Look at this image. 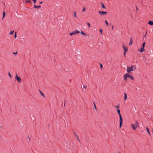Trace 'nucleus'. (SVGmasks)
<instances>
[{"instance_id":"nucleus-1","label":"nucleus","mask_w":153,"mask_h":153,"mask_svg":"<svg viewBox=\"0 0 153 153\" xmlns=\"http://www.w3.org/2000/svg\"><path fill=\"white\" fill-rule=\"evenodd\" d=\"M136 69V67L131 66V67H128L127 68L126 71L128 73H130L131 71H133Z\"/></svg>"},{"instance_id":"nucleus-2","label":"nucleus","mask_w":153,"mask_h":153,"mask_svg":"<svg viewBox=\"0 0 153 153\" xmlns=\"http://www.w3.org/2000/svg\"><path fill=\"white\" fill-rule=\"evenodd\" d=\"M131 126L134 130H135L139 127L138 123L137 120L135 121V123L134 124H131Z\"/></svg>"},{"instance_id":"nucleus-3","label":"nucleus","mask_w":153,"mask_h":153,"mask_svg":"<svg viewBox=\"0 0 153 153\" xmlns=\"http://www.w3.org/2000/svg\"><path fill=\"white\" fill-rule=\"evenodd\" d=\"M117 112L119 114V115L120 119V128H121V126L122 125V124L123 119L121 117V114L120 113V110L119 109H117Z\"/></svg>"},{"instance_id":"nucleus-4","label":"nucleus","mask_w":153,"mask_h":153,"mask_svg":"<svg viewBox=\"0 0 153 153\" xmlns=\"http://www.w3.org/2000/svg\"><path fill=\"white\" fill-rule=\"evenodd\" d=\"M98 13L101 15H106L107 14V12H104L102 11H99Z\"/></svg>"},{"instance_id":"nucleus-5","label":"nucleus","mask_w":153,"mask_h":153,"mask_svg":"<svg viewBox=\"0 0 153 153\" xmlns=\"http://www.w3.org/2000/svg\"><path fill=\"white\" fill-rule=\"evenodd\" d=\"M15 79H16L19 82H20L21 81V79L16 74L15 77Z\"/></svg>"},{"instance_id":"nucleus-6","label":"nucleus","mask_w":153,"mask_h":153,"mask_svg":"<svg viewBox=\"0 0 153 153\" xmlns=\"http://www.w3.org/2000/svg\"><path fill=\"white\" fill-rule=\"evenodd\" d=\"M126 75L127 78H130L132 80L134 79V77L132 75H130L128 74H126Z\"/></svg>"},{"instance_id":"nucleus-7","label":"nucleus","mask_w":153,"mask_h":153,"mask_svg":"<svg viewBox=\"0 0 153 153\" xmlns=\"http://www.w3.org/2000/svg\"><path fill=\"white\" fill-rule=\"evenodd\" d=\"M74 35H75L79 33L80 32L79 30H76L73 31Z\"/></svg>"},{"instance_id":"nucleus-8","label":"nucleus","mask_w":153,"mask_h":153,"mask_svg":"<svg viewBox=\"0 0 153 153\" xmlns=\"http://www.w3.org/2000/svg\"><path fill=\"white\" fill-rule=\"evenodd\" d=\"M132 43H133V40H132V38H131L130 39V42L129 43V45H131L132 44Z\"/></svg>"},{"instance_id":"nucleus-9","label":"nucleus","mask_w":153,"mask_h":153,"mask_svg":"<svg viewBox=\"0 0 153 153\" xmlns=\"http://www.w3.org/2000/svg\"><path fill=\"white\" fill-rule=\"evenodd\" d=\"M144 51H145V49H144V48H143V47L141 48L140 50V51L141 52H143Z\"/></svg>"},{"instance_id":"nucleus-10","label":"nucleus","mask_w":153,"mask_h":153,"mask_svg":"<svg viewBox=\"0 0 153 153\" xmlns=\"http://www.w3.org/2000/svg\"><path fill=\"white\" fill-rule=\"evenodd\" d=\"M124 100H126V99H127V94L124 93Z\"/></svg>"},{"instance_id":"nucleus-11","label":"nucleus","mask_w":153,"mask_h":153,"mask_svg":"<svg viewBox=\"0 0 153 153\" xmlns=\"http://www.w3.org/2000/svg\"><path fill=\"white\" fill-rule=\"evenodd\" d=\"M25 3H31V2L30 0H25Z\"/></svg>"},{"instance_id":"nucleus-12","label":"nucleus","mask_w":153,"mask_h":153,"mask_svg":"<svg viewBox=\"0 0 153 153\" xmlns=\"http://www.w3.org/2000/svg\"><path fill=\"white\" fill-rule=\"evenodd\" d=\"M148 24L150 25H153V22L150 21L149 22Z\"/></svg>"},{"instance_id":"nucleus-13","label":"nucleus","mask_w":153,"mask_h":153,"mask_svg":"<svg viewBox=\"0 0 153 153\" xmlns=\"http://www.w3.org/2000/svg\"><path fill=\"white\" fill-rule=\"evenodd\" d=\"M101 5H102V8H105V7L104 5V4L103 3H102V2H101Z\"/></svg>"},{"instance_id":"nucleus-14","label":"nucleus","mask_w":153,"mask_h":153,"mask_svg":"<svg viewBox=\"0 0 153 153\" xmlns=\"http://www.w3.org/2000/svg\"><path fill=\"white\" fill-rule=\"evenodd\" d=\"M39 91L40 92V94L42 95L43 97H45V96L43 93L40 90H39Z\"/></svg>"},{"instance_id":"nucleus-15","label":"nucleus","mask_w":153,"mask_h":153,"mask_svg":"<svg viewBox=\"0 0 153 153\" xmlns=\"http://www.w3.org/2000/svg\"><path fill=\"white\" fill-rule=\"evenodd\" d=\"M34 7L36 8H40L41 7V6L40 5L38 6H36L35 5H34Z\"/></svg>"},{"instance_id":"nucleus-16","label":"nucleus","mask_w":153,"mask_h":153,"mask_svg":"<svg viewBox=\"0 0 153 153\" xmlns=\"http://www.w3.org/2000/svg\"><path fill=\"white\" fill-rule=\"evenodd\" d=\"M74 134L75 136L76 137L77 139L78 140H79V138L78 136L75 133H74Z\"/></svg>"},{"instance_id":"nucleus-17","label":"nucleus","mask_w":153,"mask_h":153,"mask_svg":"<svg viewBox=\"0 0 153 153\" xmlns=\"http://www.w3.org/2000/svg\"><path fill=\"white\" fill-rule=\"evenodd\" d=\"M73 16H74V17L75 18L76 17V12H75V11L74 12V14Z\"/></svg>"},{"instance_id":"nucleus-18","label":"nucleus","mask_w":153,"mask_h":153,"mask_svg":"<svg viewBox=\"0 0 153 153\" xmlns=\"http://www.w3.org/2000/svg\"><path fill=\"white\" fill-rule=\"evenodd\" d=\"M127 75L126 74L124 75V79L125 80H126L127 79Z\"/></svg>"},{"instance_id":"nucleus-19","label":"nucleus","mask_w":153,"mask_h":153,"mask_svg":"<svg viewBox=\"0 0 153 153\" xmlns=\"http://www.w3.org/2000/svg\"><path fill=\"white\" fill-rule=\"evenodd\" d=\"M80 33L82 34V35H84V36H86V34L85 33L82 32V31H81V32Z\"/></svg>"},{"instance_id":"nucleus-20","label":"nucleus","mask_w":153,"mask_h":153,"mask_svg":"<svg viewBox=\"0 0 153 153\" xmlns=\"http://www.w3.org/2000/svg\"><path fill=\"white\" fill-rule=\"evenodd\" d=\"M146 129L148 133H149V135H150V132H149V131L148 128L147 127H146Z\"/></svg>"},{"instance_id":"nucleus-21","label":"nucleus","mask_w":153,"mask_h":153,"mask_svg":"<svg viewBox=\"0 0 153 153\" xmlns=\"http://www.w3.org/2000/svg\"><path fill=\"white\" fill-rule=\"evenodd\" d=\"M94 109H95V110L96 111H97V108L96 107L95 104V103L94 102Z\"/></svg>"},{"instance_id":"nucleus-22","label":"nucleus","mask_w":153,"mask_h":153,"mask_svg":"<svg viewBox=\"0 0 153 153\" xmlns=\"http://www.w3.org/2000/svg\"><path fill=\"white\" fill-rule=\"evenodd\" d=\"M14 32V31H11L9 33L10 35H12Z\"/></svg>"},{"instance_id":"nucleus-23","label":"nucleus","mask_w":153,"mask_h":153,"mask_svg":"<svg viewBox=\"0 0 153 153\" xmlns=\"http://www.w3.org/2000/svg\"><path fill=\"white\" fill-rule=\"evenodd\" d=\"M124 52H126L128 50V48H125L124 49Z\"/></svg>"},{"instance_id":"nucleus-24","label":"nucleus","mask_w":153,"mask_h":153,"mask_svg":"<svg viewBox=\"0 0 153 153\" xmlns=\"http://www.w3.org/2000/svg\"><path fill=\"white\" fill-rule=\"evenodd\" d=\"M105 24H106V25L107 26H108V22H107V21L106 20H105Z\"/></svg>"},{"instance_id":"nucleus-25","label":"nucleus","mask_w":153,"mask_h":153,"mask_svg":"<svg viewBox=\"0 0 153 153\" xmlns=\"http://www.w3.org/2000/svg\"><path fill=\"white\" fill-rule=\"evenodd\" d=\"M5 16V13H4V12H3V18H4Z\"/></svg>"},{"instance_id":"nucleus-26","label":"nucleus","mask_w":153,"mask_h":153,"mask_svg":"<svg viewBox=\"0 0 153 153\" xmlns=\"http://www.w3.org/2000/svg\"><path fill=\"white\" fill-rule=\"evenodd\" d=\"M145 42H144L142 45V47L144 48L145 46Z\"/></svg>"},{"instance_id":"nucleus-27","label":"nucleus","mask_w":153,"mask_h":153,"mask_svg":"<svg viewBox=\"0 0 153 153\" xmlns=\"http://www.w3.org/2000/svg\"><path fill=\"white\" fill-rule=\"evenodd\" d=\"M8 74L9 76L10 77V78H11V75L10 74V73L9 72L8 73Z\"/></svg>"},{"instance_id":"nucleus-28","label":"nucleus","mask_w":153,"mask_h":153,"mask_svg":"<svg viewBox=\"0 0 153 153\" xmlns=\"http://www.w3.org/2000/svg\"><path fill=\"white\" fill-rule=\"evenodd\" d=\"M103 66L102 65V64L101 63H100V68L102 69V68Z\"/></svg>"},{"instance_id":"nucleus-29","label":"nucleus","mask_w":153,"mask_h":153,"mask_svg":"<svg viewBox=\"0 0 153 153\" xmlns=\"http://www.w3.org/2000/svg\"><path fill=\"white\" fill-rule=\"evenodd\" d=\"M87 24L88 25V27L89 28L90 27V25L89 23L88 22V23H87Z\"/></svg>"},{"instance_id":"nucleus-30","label":"nucleus","mask_w":153,"mask_h":153,"mask_svg":"<svg viewBox=\"0 0 153 153\" xmlns=\"http://www.w3.org/2000/svg\"><path fill=\"white\" fill-rule=\"evenodd\" d=\"M14 37L15 38H16V32L15 33V35H14Z\"/></svg>"},{"instance_id":"nucleus-31","label":"nucleus","mask_w":153,"mask_h":153,"mask_svg":"<svg viewBox=\"0 0 153 153\" xmlns=\"http://www.w3.org/2000/svg\"><path fill=\"white\" fill-rule=\"evenodd\" d=\"M100 33L101 34H102V29H100Z\"/></svg>"},{"instance_id":"nucleus-32","label":"nucleus","mask_w":153,"mask_h":153,"mask_svg":"<svg viewBox=\"0 0 153 153\" xmlns=\"http://www.w3.org/2000/svg\"><path fill=\"white\" fill-rule=\"evenodd\" d=\"M85 7H83V10H82V11L83 12H84V11H85Z\"/></svg>"},{"instance_id":"nucleus-33","label":"nucleus","mask_w":153,"mask_h":153,"mask_svg":"<svg viewBox=\"0 0 153 153\" xmlns=\"http://www.w3.org/2000/svg\"><path fill=\"white\" fill-rule=\"evenodd\" d=\"M69 34L71 35V36H72V35H74V34H73V32L71 33H69Z\"/></svg>"},{"instance_id":"nucleus-34","label":"nucleus","mask_w":153,"mask_h":153,"mask_svg":"<svg viewBox=\"0 0 153 153\" xmlns=\"http://www.w3.org/2000/svg\"><path fill=\"white\" fill-rule=\"evenodd\" d=\"M86 87H87V85H85L83 86L84 88L85 89V88H86Z\"/></svg>"},{"instance_id":"nucleus-35","label":"nucleus","mask_w":153,"mask_h":153,"mask_svg":"<svg viewBox=\"0 0 153 153\" xmlns=\"http://www.w3.org/2000/svg\"><path fill=\"white\" fill-rule=\"evenodd\" d=\"M33 1L34 4H35L36 2V0H33Z\"/></svg>"},{"instance_id":"nucleus-36","label":"nucleus","mask_w":153,"mask_h":153,"mask_svg":"<svg viewBox=\"0 0 153 153\" xmlns=\"http://www.w3.org/2000/svg\"><path fill=\"white\" fill-rule=\"evenodd\" d=\"M115 107L116 108H119V106H115Z\"/></svg>"},{"instance_id":"nucleus-37","label":"nucleus","mask_w":153,"mask_h":153,"mask_svg":"<svg viewBox=\"0 0 153 153\" xmlns=\"http://www.w3.org/2000/svg\"><path fill=\"white\" fill-rule=\"evenodd\" d=\"M147 31L146 32V34L145 35L143 38H144L146 36V34H147Z\"/></svg>"},{"instance_id":"nucleus-38","label":"nucleus","mask_w":153,"mask_h":153,"mask_svg":"<svg viewBox=\"0 0 153 153\" xmlns=\"http://www.w3.org/2000/svg\"><path fill=\"white\" fill-rule=\"evenodd\" d=\"M123 49H125V48H126V47H125L124 46V45H123Z\"/></svg>"},{"instance_id":"nucleus-39","label":"nucleus","mask_w":153,"mask_h":153,"mask_svg":"<svg viewBox=\"0 0 153 153\" xmlns=\"http://www.w3.org/2000/svg\"><path fill=\"white\" fill-rule=\"evenodd\" d=\"M17 53V52H16V53H14V52H13V53L14 54H16Z\"/></svg>"},{"instance_id":"nucleus-40","label":"nucleus","mask_w":153,"mask_h":153,"mask_svg":"<svg viewBox=\"0 0 153 153\" xmlns=\"http://www.w3.org/2000/svg\"><path fill=\"white\" fill-rule=\"evenodd\" d=\"M113 27H114V26H112V28H111V30H113Z\"/></svg>"},{"instance_id":"nucleus-41","label":"nucleus","mask_w":153,"mask_h":153,"mask_svg":"<svg viewBox=\"0 0 153 153\" xmlns=\"http://www.w3.org/2000/svg\"><path fill=\"white\" fill-rule=\"evenodd\" d=\"M136 10H138V7H136Z\"/></svg>"},{"instance_id":"nucleus-42","label":"nucleus","mask_w":153,"mask_h":153,"mask_svg":"<svg viewBox=\"0 0 153 153\" xmlns=\"http://www.w3.org/2000/svg\"><path fill=\"white\" fill-rule=\"evenodd\" d=\"M126 52H124V55L125 56L126 55Z\"/></svg>"},{"instance_id":"nucleus-43","label":"nucleus","mask_w":153,"mask_h":153,"mask_svg":"<svg viewBox=\"0 0 153 153\" xmlns=\"http://www.w3.org/2000/svg\"><path fill=\"white\" fill-rule=\"evenodd\" d=\"M42 1H41L39 2V4H41L42 3Z\"/></svg>"},{"instance_id":"nucleus-44","label":"nucleus","mask_w":153,"mask_h":153,"mask_svg":"<svg viewBox=\"0 0 153 153\" xmlns=\"http://www.w3.org/2000/svg\"><path fill=\"white\" fill-rule=\"evenodd\" d=\"M65 102L64 103V106H65Z\"/></svg>"},{"instance_id":"nucleus-45","label":"nucleus","mask_w":153,"mask_h":153,"mask_svg":"<svg viewBox=\"0 0 153 153\" xmlns=\"http://www.w3.org/2000/svg\"><path fill=\"white\" fill-rule=\"evenodd\" d=\"M28 138H29V140L30 141V138L29 137H28Z\"/></svg>"},{"instance_id":"nucleus-46","label":"nucleus","mask_w":153,"mask_h":153,"mask_svg":"<svg viewBox=\"0 0 153 153\" xmlns=\"http://www.w3.org/2000/svg\"><path fill=\"white\" fill-rule=\"evenodd\" d=\"M152 132L153 133V129H152Z\"/></svg>"},{"instance_id":"nucleus-47","label":"nucleus","mask_w":153,"mask_h":153,"mask_svg":"<svg viewBox=\"0 0 153 153\" xmlns=\"http://www.w3.org/2000/svg\"><path fill=\"white\" fill-rule=\"evenodd\" d=\"M119 153H121L120 152H119Z\"/></svg>"},{"instance_id":"nucleus-48","label":"nucleus","mask_w":153,"mask_h":153,"mask_svg":"<svg viewBox=\"0 0 153 153\" xmlns=\"http://www.w3.org/2000/svg\"><path fill=\"white\" fill-rule=\"evenodd\" d=\"M119 153H121L120 152H119Z\"/></svg>"}]
</instances>
